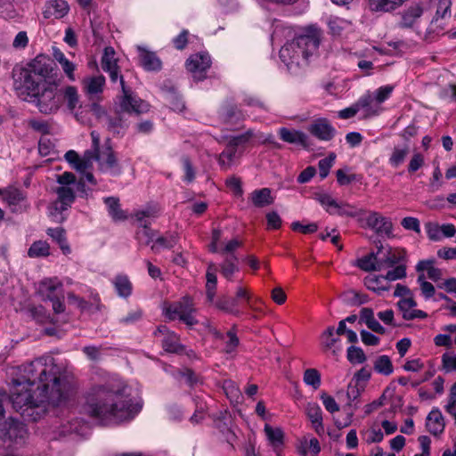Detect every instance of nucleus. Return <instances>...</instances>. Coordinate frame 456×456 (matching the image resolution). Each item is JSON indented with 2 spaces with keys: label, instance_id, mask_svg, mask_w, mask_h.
<instances>
[{
  "label": "nucleus",
  "instance_id": "f257e3e1",
  "mask_svg": "<svg viewBox=\"0 0 456 456\" xmlns=\"http://www.w3.org/2000/svg\"><path fill=\"white\" fill-rule=\"evenodd\" d=\"M77 383L52 356H44L19 367L9 400L27 421H37L49 405L67 402L76 392Z\"/></svg>",
  "mask_w": 456,
  "mask_h": 456
},
{
  "label": "nucleus",
  "instance_id": "f03ea898",
  "mask_svg": "<svg viewBox=\"0 0 456 456\" xmlns=\"http://www.w3.org/2000/svg\"><path fill=\"white\" fill-rule=\"evenodd\" d=\"M124 387L112 383L94 385L85 394V411L103 425L129 420L140 411L133 404Z\"/></svg>",
  "mask_w": 456,
  "mask_h": 456
},
{
  "label": "nucleus",
  "instance_id": "7ed1b4c3",
  "mask_svg": "<svg viewBox=\"0 0 456 456\" xmlns=\"http://www.w3.org/2000/svg\"><path fill=\"white\" fill-rule=\"evenodd\" d=\"M322 31L314 26L307 28L302 35L286 43L280 50V58L291 69L307 61L320 45Z\"/></svg>",
  "mask_w": 456,
  "mask_h": 456
},
{
  "label": "nucleus",
  "instance_id": "20e7f679",
  "mask_svg": "<svg viewBox=\"0 0 456 456\" xmlns=\"http://www.w3.org/2000/svg\"><path fill=\"white\" fill-rule=\"evenodd\" d=\"M92 149L91 160L95 159L98 162L99 169L109 173L111 175L121 174V167L112 148L106 143L102 150H100V134L96 131L91 132Z\"/></svg>",
  "mask_w": 456,
  "mask_h": 456
},
{
  "label": "nucleus",
  "instance_id": "39448f33",
  "mask_svg": "<svg viewBox=\"0 0 456 456\" xmlns=\"http://www.w3.org/2000/svg\"><path fill=\"white\" fill-rule=\"evenodd\" d=\"M110 76L111 82L115 83L119 79L122 95L119 97V106L121 110L126 112L142 113L148 110V104L137 98L133 91L126 86L124 77L120 75L119 67L105 70Z\"/></svg>",
  "mask_w": 456,
  "mask_h": 456
},
{
  "label": "nucleus",
  "instance_id": "423d86ee",
  "mask_svg": "<svg viewBox=\"0 0 456 456\" xmlns=\"http://www.w3.org/2000/svg\"><path fill=\"white\" fill-rule=\"evenodd\" d=\"M38 290L44 300H49L52 303L54 313L61 314L65 311L62 283L57 278L43 280Z\"/></svg>",
  "mask_w": 456,
  "mask_h": 456
},
{
  "label": "nucleus",
  "instance_id": "0eeeda50",
  "mask_svg": "<svg viewBox=\"0 0 456 456\" xmlns=\"http://www.w3.org/2000/svg\"><path fill=\"white\" fill-rule=\"evenodd\" d=\"M13 79L14 89L20 96L35 95V94H38V90L43 86L41 81L30 72L27 66L14 69Z\"/></svg>",
  "mask_w": 456,
  "mask_h": 456
},
{
  "label": "nucleus",
  "instance_id": "6e6552de",
  "mask_svg": "<svg viewBox=\"0 0 456 456\" xmlns=\"http://www.w3.org/2000/svg\"><path fill=\"white\" fill-rule=\"evenodd\" d=\"M57 88L58 84L56 82H49L41 86L38 94L31 96L37 99V107L42 113L49 114L59 109L61 95L58 94Z\"/></svg>",
  "mask_w": 456,
  "mask_h": 456
},
{
  "label": "nucleus",
  "instance_id": "1a4fd4ad",
  "mask_svg": "<svg viewBox=\"0 0 456 456\" xmlns=\"http://www.w3.org/2000/svg\"><path fill=\"white\" fill-rule=\"evenodd\" d=\"M27 67L43 85L48 84L49 82H56L54 77L56 74L54 73L53 61L49 57L39 54L33 59Z\"/></svg>",
  "mask_w": 456,
  "mask_h": 456
},
{
  "label": "nucleus",
  "instance_id": "9d476101",
  "mask_svg": "<svg viewBox=\"0 0 456 456\" xmlns=\"http://www.w3.org/2000/svg\"><path fill=\"white\" fill-rule=\"evenodd\" d=\"M251 136L252 133L248 131L246 134L232 137L229 140L225 149L218 157V163L223 169L227 170L232 166L236 158L237 147L246 143Z\"/></svg>",
  "mask_w": 456,
  "mask_h": 456
},
{
  "label": "nucleus",
  "instance_id": "9b49d317",
  "mask_svg": "<svg viewBox=\"0 0 456 456\" xmlns=\"http://www.w3.org/2000/svg\"><path fill=\"white\" fill-rule=\"evenodd\" d=\"M211 60L208 53L192 54L186 61V69L192 74L194 80L200 81L206 77V71L210 68Z\"/></svg>",
  "mask_w": 456,
  "mask_h": 456
},
{
  "label": "nucleus",
  "instance_id": "f8f14e48",
  "mask_svg": "<svg viewBox=\"0 0 456 456\" xmlns=\"http://www.w3.org/2000/svg\"><path fill=\"white\" fill-rule=\"evenodd\" d=\"M451 5L450 0L439 1L436 14L428 28V33L439 34L445 28L448 20L451 19Z\"/></svg>",
  "mask_w": 456,
  "mask_h": 456
},
{
  "label": "nucleus",
  "instance_id": "ddd939ff",
  "mask_svg": "<svg viewBox=\"0 0 456 456\" xmlns=\"http://www.w3.org/2000/svg\"><path fill=\"white\" fill-rule=\"evenodd\" d=\"M361 220L365 223L363 224L364 226L374 230L377 233L386 234L387 236L392 234L393 224L391 221L379 212L370 211L367 213L366 217Z\"/></svg>",
  "mask_w": 456,
  "mask_h": 456
},
{
  "label": "nucleus",
  "instance_id": "4468645a",
  "mask_svg": "<svg viewBox=\"0 0 456 456\" xmlns=\"http://www.w3.org/2000/svg\"><path fill=\"white\" fill-rule=\"evenodd\" d=\"M309 133L321 141H330L336 134V129L327 118H317L308 126Z\"/></svg>",
  "mask_w": 456,
  "mask_h": 456
},
{
  "label": "nucleus",
  "instance_id": "2eb2a0df",
  "mask_svg": "<svg viewBox=\"0 0 456 456\" xmlns=\"http://www.w3.org/2000/svg\"><path fill=\"white\" fill-rule=\"evenodd\" d=\"M156 337L163 336L162 346L165 351L169 353H180L183 351V346L179 343V338L173 331H169L165 325H160L154 331Z\"/></svg>",
  "mask_w": 456,
  "mask_h": 456
},
{
  "label": "nucleus",
  "instance_id": "dca6fc26",
  "mask_svg": "<svg viewBox=\"0 0 456 456\" xmlns=\"http://www.w3.org/2000/svg\"><path fill=\"white\" fill-rule=\"evenodd\" d=\"M57 200L53 202L55 210L62 212L67 210L75 200L74 187L58 186L54 189Z\"/></svg>",
  "mask_w": 456,
  "mask_h": 456
},
{
  "label": "nucleus",
  "instance_id": "f3484780",
  "mask_svg": "<svg viewBox=\"0 0 456 456\" xmlns=\"http://www.w3.org/2000/svg\"><path fill=\"white\" fill-rule=\"evenodd\" d=\"M321 345L325 351H332L334 354L341 352L342 345L339 336L335 333V328L329 326L321 335Z\"/></svg>",
  "mask_w": 456,
  "mask_h": 456
},
{
  "label": "nucleus",
  "instance_id": "a211bd4d",
  "mask_svg": "<svg viewBox=\"0 0 456 456\" xmlns=\"http://www.w3.org/2000/svg\"><path fill=\"white\" fill-rule=\"evenodd\" d=\"M422 14L423 9L419 5H412L403 12L399 26L403 28H417Z\"/></svg>",
  "mask_w": 456,
  "mask_h": 456
},
{
  "label": "nucleus",
  "instance_id": "6ab92c4d",
  "mask_svg": "<svg viewBox=\"0 0 456 456\" xmlns=\"http://www.w3.org/2000/svg\"><path fill=\"white\" fill-rule=\"evenodd\" d=\"M28 431L25 425L18 420L12 419L8 422V428L6 432H0L1 439H9L15 443L22 441L27 436Z\"/></svg>",
  "mask_w": 456,
  "mask_h": 456
},
{
  "label": "nucleus",
  "instance_id": "aec40b11",
  "mask_svg": "<svg viewBox=\"0 0 456 456\" xmlns=\"http://www.w3.org/2000/svg\"><path fill=\"white\" fill-rule=\"evenodd\" d=\"M69 10L65 0H50L46 3L43 15L45 19H61Z\"/></svg>",
  "mask_w": 456,
  "mask_h": 456
},
{
  "label": "nucleus",
  "instance_id": "412c9836",
  "mask_svg": "<svg viewBox=\"0 0 456 456\" xmlns=\"http://www.w3.org/2000/svg\"><path fill=\"white\" fill-rule=\"evenodd\" d=\"M118 109L116 110L113 116H107L105 125L107 129L113 133L114 134H124L127 125L123 118L122 113H126V111L121 110L120 106L118 105ZM128 114H132L133 112H127ZM137 114L136 112H134Z\"/></svg>",
  "mask_w": 456,
  "mask_h": 456
},
{
  "label": "nucleus",
  "instance_id": "4be33fe9",
  "mask_svg": "<svg viewBox=\"0 0 456 456\" xmlns=\"http://www.w3.org/2000/svg\"><path fill=\"white\" fill-rule=\"evenodd\" d=\"M140 64L144 69L149 71H159L161 69V61L157 57L155 53L145 50L138 46Z\"/></svg>",
  "mask_w": 456,
  "mask_h": 456
},
{
  "label": "nucleus",
  "instance_id": "5701e85b",
  "mask_svg": "<svg viewBox=\"0 0 456 456\" xmlns=\"http://www.w3.org/2000/svg\"><path fill=\"white\" fill-rule=\"evenodd\" d=\"M278 134L283 142L307 147L308 137L301 131L281 127L278 130Z\"/></svg>",
  "mask_w": 456,
  "mask_h": 456
},
{
  "label": "nucleus",
  "instance_id": "b1692460",
  "mask_svg": "<svg viewBox=\"0 0 456 456\" xmlns=\"http://www.w3.org/2000/svg\"><path fill=\"white\" fill-rule=\"evenodd\" d=\"M3 199L10 207L12 212H18L20 210V203L25 200L23 192L14 187H8L3 190Z\"/></svg>",
  "mask_w": 456,
  "mask_h": 456
},
{
  "label": "nucleus",
  "instance_id": "393cba45",
  "mask_svg": "<svg viewBox=\"0 0 456 456\" xmlns=\"http://www.w3.org/2000/svg\"><path fill=\"white\" fill-rule=\"evenodd\" d=\"M221 117L227 125H237L244 119V114L235 104L228 103L221 110Z\"/></svg>",
  "mask_w": 456,
  "mask_h": 456
},
{
  "label": "nucleus",
  "instance_id": "a878e982",
  "mask_svg": "<svg viewBox=\"0 0 456 456\" xmlns=\"http://www.w3.org/2000/svg\"><path fill=\"white\" fill-rule=\"evenodd\" d=\"M428 430L434 436L440 435L444 429V420L438 409H433L427 417Z\"/></svg>",
  "mask_w": 456,
  "mask_h": 456
},
{
  "label": "nucleus",
  "instance_id": "bb28decb",
  "mask_svg": "<svg viewBox=\"0 0 456 456\" xmlns=\"http://www.w3.org/2000/svg\"><path fill=\"white\" fill-rule=\"evenodd\" d=\"M91 151H87L85 153V156L83 159H80L78 154L75 151H69L65 154V159L74 165V167L80 171L85 173L90 167H91Z\"/></svg>",
  "mask_w": 456,
  "mask_h": 456
},
{
  "label": "nucleus",
  "instance_id": "cd10ccee",
  "mask_svg": "<svg viewBox=\"0 0 456 456\" xmlns=\"http://www.w3.org/2000/svg\"><path fill=\"white\" fill-rule=\"evenodd\" d=\"M194 311L195 310L192 307L191 300L188 297H184L183 301L169 305L166 309V314L169 319L175 320L176 318L179 319L182 317L183 314H186V312Z\"/></svg>",
  "mask_w": 456,
  "mask_h": 456
},
{
  "label": "nucleus",
  "instance_id": "c85d7f7f",
  "mask_svg": "<svg viewBox=\"0 0 456 456\" xmlns=\"http://www.w3.org/2000/svg\"><path fill=\"white\" fill-rule=\"evenodd\" d=\"M249 200L256 208H265L273 203L272 191L269 188H262L253 191Z\"/></svg>",
  "mask_w": 456,
  "mask_h": 456
},
{
  "label": "nucleus",
  "instance_id": "c756f323",
  "mask_svg": "<svg viewBox=\"0 0 456 456\" xmlns=\"http://www.w3.org/2000/svg\"><path fill=\"white\" fill-rule=\"evenodd\" d=\"M355 103L359 110H365V117L376 116L381 110V108L375 102L373 95H371L370 94H366L362 95Z\"/></svg>",
  "mask_w": 456,
  "mask_h": 456
},
{
  "label": "nucleus",
  "instance_id": "7c9ffc66",
  "mask_svg": "<svg viewBox=\"0 0 456 456\" xmlns=\"http://www.w3.org/2000/svg\"><path fill=\"white\" fill-rule=\"evenodd\" d=\"M104 203L107 206L109 215L115 222L125 221L127 218L126 214L120 208L119 200L118 198H105Z\"/></svg>",
  "mask_w": 456,
  "mask_h": 456
},
{
  "label": "nucleus",
  "instance_id": "2f4dec72",
  "mask_svg": "<svg viewBox=\"0 0 456 456\" xmlns=\"http://www.w3.org/2000/svg\"><path fill=\"white\" fill-rule=\"evenodd\" d=\"M53 56L56 61L59 62V64L61 66V69H63V72L66 74V76L69 77V80L74 81L75 80V75L74 71L76 69V65L69 61L65 54L58 48L54 47L53 49Z\"/></svg>",
  "mask_w": 456,
  "mask_h": 456
},
{
  "label": "nucleus",
  "instance_id": "473e14b6",
  "mask_svg": "<svg viewBox=\"0 0 456 456\" xmlns=\"http://www.w3.org/2000/svg\"><path fill=\"white\" fill-rule=\"evenodd\" d=\"M357 266L366 272L381 271L385 268V264L372 253L358 259Z\"/></svg>",
  "mask_w": 456,
  "mask_h": 456
},
{
  "label": "nucleus",
  "instance_id": "72a5a7b5",
  "mask_svg": "<svg viewBox=\"0 0 456 456\" xmlns=\"http://www.w3.org/2000/svg\"><path fill=\"white\" fill-rule=\"evenodd\" d=\"M306 414L315 431L319 434L323 432L322 412L320 406L316 403H309L306 407Z\"/></svg>",
  "mask_w": 456,
  "mask_h": 456
},
{
  "label": "nucleus",
  "instance_id": "f704fd0d",
  "mask_svg": "<svg viewBox=\"0 0 456 456\" xmlns=\"http://www.w3.org/2000/svg\"><path fill=\"white\" fill-rule=\"evenodd\" d=\"M56 243L60 246L62 253L68 255L71 252L68 244L65 230L61 227L49 228L46 232Z\"/></svg>",
  "mask_w": 456,
  "mask_h": 456
},
{
  "label": "nucleus",
  "instance_id": "c9c22d12",
  "mask_svg": "<svg viewBox=\"0 0 456 456\" xmlns=\"http://www.w3.org/2000/svg\"><path fill=\"white\" fill-rule=\"evenodd\" d=\"M112 283L119 297H128L132 294L133 285L126 275H117Z\"/></svg>",
  "mask_w": 456,
  "mask_h": 456
},
{
  "label": "nucleus",
  "instance_id": "e433bc0d",
  "mask_svg": "<svg viewBox=\"0 0 456 456\" xmlns=\"http://www.w3.org/2000/svg\"><path fill=\"white\" fill-rule=\"evenodd\" d=\"M365 287L374 292L386 291L388 289V282L384 276L370 274L364 278Z\"/></svg>",
  "mask_w": 456,
  "mask_h": 456
},
{
  "label": "nucleus",
  "instance_id": "4c0bfd02",
  "mask_svg": "<svg viewBox=\"0 0 456 456\" xmlns=\"http://www.w3.org/2000/svg\"><path fill=\"white\" fill-rule=\"evenodd\" d=\"M105 77L102 75L91 77L84 80L85 89L89 94H97L102 92Z\"/></svg>",
  "mask_w": 456,
  "mask_h": 456
},
{
  "label": "nucleus",
  "instance_id": "58836bf2",
  "mask_svg": "<svg viewBox=\"0 0 456 456\" xmlns=\"http://www.w3.org/2000/svg\"><path fill=\"white\" fill-rule=\"evenodd\" d=\"M406 252L402 248L390 249L384 257H380L379 261L385 264V268L392 267L397 264H400L404 260Z\"/></svg>",
  "mask_w": 456,
  "mask_h": 456
},
{
  "label": "nucleus",
  "instance_id": "ea45409f",
  "mask_svg": "<svg viewBox=\"0 0 456 456\" xmlns=\"http://www.w3.org/2000/svg\"><path fill=\"white\" fill-rule=\"evenodd\" d=\"M238 271V259L235 256H227L220 265V272L228 281H231L232 275Z\"/></svg>",
  "mask_w": 456,
  "mask_h": 456
},
{
  "label": "nucleus",
  "instance_id": "a19ab883",
  "mask_svg": "<svg viewBox=\"0 0 456 456\" xmlns=\"http://www.w3.org/2000/svg\"><path fill=\"white\" fill-rule=\"evenodd\" d=\"M215 305L218 309L232 314L233 315L240 314V311L237 307L238 302L236 298H229L224 297L216 301Z\"/></svg>",
  "mask_w": 456,
  "mask_h": 456
},
{
  "label": "nucleus",
  "instance_id": "79ce46f5",
  "mask_svg": "<svg viewBox=\"0 0 456 456\" xmlns=\"http://www.w3.org/2000/svg\"><path fill=\"white\" fill-rule=\"evenodd\" d=\"M115 55L116 53L113 47L108 46L104 48L101 61L102 69L104 71L118 67V59L115 57Z\"/></svg>",
  "mask_w": 456,
  "mask_h": 456
},
{
  "label": "nucleus",
  "instance_id": "37998d69",
  "mask_svg": "<svg viewBox=\"0 0 456 456\" xmlns=\"http://www.w3.org/2000/svg\"><path fill=\"white\" fill-rule=\"evenodd\" d=\"M315 199L329 214L335 215L337 207H338V202L333 199L331 195L326 192H319L315 193Z\"/></svg>",
  "mask_w": 456,
  "mask_h": 456
},
{
  "label": "nucleus",
  "instance_id": "c03bdc74",
  "mask_svg": "<svg viewBox=\"0 0 456 456\" xmlns=\"http://www.w3.org/2000/svg\"><path fill=\"white\" fill-rule=\"evenodd\" d=\"M177 243V236L173 233L166 234L156 239L155 243L151 246L154 252H159L162 248H172Z\"/></svg>",
  "mask_w": 456,
  "mask_h": 456
},
{
  "label": "nucleus",
  "instance_id": "a18cd8bd",
  "mask_svg": "<svg viewBox=\"0 0 456 456\" xmlns=\"http://www.w3.org/2000/svg\"><path fill=\"white\" fill-rule=\"evenodd\" d=\"M410 152L408 146H395L393 149L392 154L389 158V163L392 167H397L403 163L407 155Z\"/></svg>",
  "mask_w": 456,
  "mask_h": 456
},
{
  "label": "nucleus",
  "instance_id": "49530a36",
  "mask_svg": "<svg viewBox=\"0 0 456 456\" xmlns=\"http://www.w3.org/2000/svg\"><path fill=\"white\" fill-rule=\"evenodd\" d=\"M28 255L30 257H41L50 255V246L46 241H35L28 248Z\"/></svg>",
  "mask_w": 456,
  "mask_h": 456
},
{
  "label": "nucleus",
  "instance_id": "de8ad7c7",
  "mask_svg": "<svg viewBox=\"0 0 456 456\" xmlns=\"http://www.w3.org/2000/svg\"><path fill=\"white\" fill-rule=\"evenodd\" d=\"M83 425L84 422L78 419L69 420L66 423L61 424L60 430L58 431V436L61 437L72 433H79Z\"/></svg>",
  "mask_w": 456,
  "mask_h": 456
},
{
  "label": "nucleus",
  "instance_id": "09e8293b",
  "mask_svg": "<svg viewBox=\"0 0 456 456\" xmlns=\"http://www.w3.org/2000/svg\"><path fill=\"white\" fill-rule=\"evenodd\" d=\"M350 23L339 17H330L328 20V27L330 32L334 36H340L342 31L349 28Z\"/></svg>",
  "mask_w": 456,
  "mask_h": 456
},
{
  "label": "nucleus",
  "instance_id": "8fccbe9b",
  "mask_svg": "<svg viewBox=\"0 0 456 456\" xmlns=\"http://www.w3.org/2000/svg\"><path fill=\"white\" fill-rule=\"evenodd\" d=\"M362 213H366L364 210L360 209L351 204L346 202H338V207L335 211V215H338L340 216H349L355 217L360 216Z\"/></svg>",
  "mask_w": 456,
  "mask_h": 456
},
{
  "label": "nucleus",
  "instance_id": "3c124183",
  "mask_svg": "<svg viewBox=\"0 0 456 456\" xmlns=\"http://www.w3.org/2000/svg\"><path fill=\"white\" fill-rule=\"evenodd\" d=\"M265 432L274 448H278L283 444V432L280 428H273L271 426L265 425Z\"/></svg>",
  "mask_w": 456,
  "mask_h": 456
},
{
  "label": "nucleus",
  "instance_id": "603ef678",
  "mask_svg": "<svg viewBox=\"0 0 456 456\" xmlns=\"http://www.w3.org/2000/svg\"><path fill=\"white\" fill-rule=\"evenodd\" d=\"M374 369L377 372L390 375L393 372V365L387 355H381L374 362Z\"/></svg>",
  "mask_w": 456,
  "mask_h": 456
},
{
  "label": "nucleus",
  "instance_id": "864d4df0",
  "mask_svg": "<svg viewBox=\"0 0 456 456\" xmlns=\"http://www.w3.org/2000/svg\"><path fill=\"white\" fill-rule=\"evenodd\" d=\"M159 208L156 207H148L145 209L136 211L134 213V217L141 224V226L145 223L149 225L150 222H148L147 218H155L158 216Z\"/></svg>",
  "mask_w": 456,
  "mask_h": 456
},
{
  "label": "nucleus",
  "instance_id": "5fc2aeb1",
  "mask_svg": "<svg viewBox=\"0 0 456 456\" xmlns=\"http://www.w3.org/2000/svg\"><path fill=\"white\" fill-rule=\"evenodd\" d=\"M159 208L156 207H148L145 209L136 211L134 213V217L141 224V226L145 223L149 225L150 222H148L147 218H155L158 216Z\"/></svg>",
  "mask_w": 456,
  "mask_h": 456
},
{
  "label": "nucleus",
  "instance_id": "6e6d98bb",
  "mask_svg": "<svg viewBox=\"0 0 456 456\" xmlns=\"http://www.w3.org/2000/svg\"><path fill=\"white\" fill-rule=\"evenodd\" d=\"M223 388L231 402H238L241 397V393L238 386L232 380H225Z\"/></svg>",
  "mask_w": 456,
  "mask_h": 456
},
{
  "label": "nucleus",
  "instance_id": "4d7b16f0",
  "mask_svg": "<svg viewBox=\"0 0 456 456\" xmlns=\"http://www.w3.org/2000/svg\"><path fill=\"white\" fill-rule=\"evenodd\" d=\"M336 159V154L331 152L328 157L319 160L318 167L320 170V176L324 179L329 175L330 169L333 166Z\"/></svg>",
  "mask_w": 456,
  "mask_h": 456
},
{
  "label": "nucleus",
  "instance_id": "13d9d810",
  "mask_svg": "<svg viewBox=\"0 0 456 456\" xmlns=\"http://www.w3.org/2000/svg\"><path fill=\"white\" fill-rule=\"evenodd\" d=\"M304 381L316 389L321 386V374L316 369H307L304 373Z\"/></svg>",
  "mask_w": 456,
  "mask_h": 456
},
{
  "label": "nucleus",
  "instance_id": "bf43d9fd",
  "mask_svg": "<svg viewBox=\"0 0 456 456\" xmlns=\"http://www.w3.org/2000/svg\"><path fill=\"white\" fill-rule=\"evenodd\" d=\"M64 99L70 110H74L78 104V94L75 86H67L64 91Z\"/></svg>",
  "mask_w": 456,
  "mask_h": 456
},
{
  "label": "nucleus",
  "instance_id": "052dcab7",
  "mask_svg": "<svg viewBox=\"0 0 456 456\" xmlns=\"http://www.w3.org/2000/svg\"><path fill=\"white\" fill-rule=\"evenodd\" d=\"M142 318V309L136 308L127 313L126 316L119 318L118 322L122 325L128 326L136 323Z\"/></svg>",
  "mask_w": 456,
  "mask_h": 456
},
{
  "label": "nucleus",
  "instance_id": "680f3d73",
  "mask_svg": "<svg viewBox=\"0 0 456 456\" xmlns=\"http://www.w3.org/2000/svg\"><path fill=\"white\" fill-rule=\"evenodd\" d=\"M347 359L352 363H362L366 356L362 348L351 346L347 349Z\"/></svg>",
  "mask_w": 456,
  "mask_h": 456
},
{
  "label": "nucleus",
  "instance_id": "e2e57ef3",
  "mask_svg": "<svg viewBox=\"0 0 456 456\" xmlns=\"http://www.w3.org/2000/svg\"><path fill=\"white\" fill-rule=\"evenodd\" d=\"M425 164V159L424 156L419 153L416 152L411 156V159L408 165V172L410 174H413L417 172L419 169H420Z\"/></svg>",
  "mask_w": 456,
  "mask_h": 456
},
{
  "label": "nucleus",
  "instance_id": "0e129e2a",
  "mask_svg": "<svg viewBox=\"0 0 456 456\" xmlns=\"http://www.w3.org/2000/svg\"><path fill=\"white\" fill-rule=\"evenodd\" d=\"M418 282L419 283L421 293L426 298H430L434 296L436 292L435 287L425 280L424 274H420L418 277Z\"/></svg>",
  "mask_w": 456,
  "mask_h": 456
},
{
  "label": "nucleus",
  "instance_id": "69168bd1",
  "mask_svg": "<svg viewBox=\"0 0 456 456\" xmlns=\"http://www.w3.org/2000/svg\"><path fill=\"white\" fill-rule=\"evenodd\" d=\"M136 237L140 242L148 245L153 240V231L150 229L149 225L145 223L142 224V229L136 232Z\"/></svg>",
  "mask_w": 456,
  "mask_h": 456
},
{
  "label": "nucleus",
  "instance_id": "338daca9",
  "mask_svg": "<svg viewBox=\"0 0 456 456\" xmlns=\"http://www.w3.org/2000/svg\"><path fill=\"white\" fill-rule=\"evenodd\" d=\"M167 101L169 107L175 111H183L185 108L182 97L175 93H170L167 97Z\"/></svg>",
  "mask_w": 456,
  "mask_h": 456
},
{
  "label": "nucleus",
  "instance_id": "774afa93",
  "mask_svg": "<svg viewBox=\"0 0 456 456\" xmlns=\"http://www.w3.org/2000/svg\"><path fill=\"white\" fill-rule=\"evenodd\" d=\"M406 276V268L403 265H399L395 267L393 270H390L384 276L387 282L392 281H396Z\"/></svg>",
  "mask_w": 456,
  "mask_h": 456
}]
</instances>
